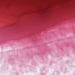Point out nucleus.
I'll return each instance as SVG.
<instances>
[{"mask_svg":"<svg viewBox=\"0 0 75 75\" xmlns=\"http://www.w3.org/2000/svg\"><path fill=\"white\" fill-rule=\"evenodd\" d=\"M33 40H34V41H35V38L33 39Z\"/></svg>","mask_w":75,"mask_h":75,"instance_id":"f257e3e1","label":"nucleus"}]
</instances>
